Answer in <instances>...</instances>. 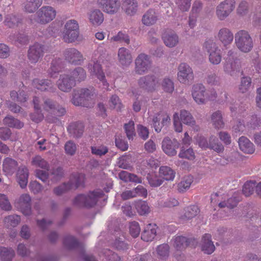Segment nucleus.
Returning a JSON list of instances; mask_svg holds the SVG:
<instances>
[{
	"instance_id": "f257e3e1",
	"label": "nucleus",
	"mask_w": 261,
	"mask_h": 261,
	"mask_svg": "<svg viewBox=\"0 0 261 261\" xmlns=\"http://www.w3.org/2000/svg\"><path fill=\"white\" fill-rule=\"evenodd\" d=\"M103 196V192L101 190L97 189L89 192L87 195H77L73 200L72 204L78 207H92L96 204L98 199Z\"/></svg>"
},
{
	"instance_id": "f03ea898",
	"label": "nucleus",
	"mask_w": 261,
	"mask_h": 261,
	"mask_svg": "<svg viewBox=\"0 0 261 261\" xmlns=\"http://www.w3.org/2000/svg\"><path fill=\"white\" fill-rule=\"evenodd\" d=\"M94 94L95 91L93 88L74 90L71 102L75 106L91 107L95 103Z\"/></svg>"
},
{
	"instance_id": "7ed1b4c3",
	"label": "nucleus",
	"mask_w": 261,
	"mask_h": 261,
	"mask_svg": "<svg viewBox=\"0 0 261 261\" xmlns=\"http://www.w3.org/2000/svg\"><path fill=\"white\" fill-rule=\"evenodd\" d=\"M99 54L98 50L94 51L92 60L88 63L87 68L91 75H95L102 83V85L107 90H109V84L107 82L105 73L102 69L101 65L99 64L101 60V56L96 57Z\"/></svg>"
},
{
	"instance_id": "20e7f679",
	"label": "nucleus",
	"mask_w": 261,
	"mask_h": 261,
	"mask_svg": "<svg viewBox=\"0 0 261 261\" xmlns=\"http://www.w3.org/2000/svg\"><path fill=\"white\" fill-rule=\"evenodd\" d=\"M192 95L198 104H203L207 100H214L216 98V93L214 90L206 92L205 87L201 84L193 85Z\"/></svg>"
},
{
	"instance_id": "39448f33",
	"label": "nucleus",
	"mask_w": 261,
	"mask_h": 261,
	"mask_svg": "<svg viewBox=\"0 0 261 261\" xmlns=\"http://www.w3.org/2000/svg\"><path fill=\"white\" fill-rule=\"evenodd\" d=\"M85 176L84 174L76 173L71 175L69 181L66 184L64 183L57 188H56L54 191L57 195H61L66 191L76 189L84 184Z\"/></svg>"
},
{
	"instance_id": "423d86ee",
	"label": "nucleus",
	"mask_w": 261,
	"mask_h": 261,
	"mask_svg": "<svg viewBox=\"0 0 261 261\" xmlns=\"http://www.w3.org/2000/svg\"><path fill=\"white\" fill-rule=\"evenodd\" d=\"M80 34L79 25L74 19L67 21L62 34V39L65 42L72 43L77 40Z\"/></svg>"
},
{
	"instance_id": "0eeeda50",
	"label": "nucleus",
	"mask_w": 261,
	"mask_h": 261,
	"mask_svg": "<svg viewBox=\"0 0 261 261\" xmlns=\"http://www.w3.org/2000/svg\"><path fill=\"white\" fill-rule=\"evenodd\" d=\"M235 42L238 48L242 51L248 53L253 47V41L248 32L239 31L235 35Z\"/></svg>"
},
{
	"instance_id": "6e6552de",
	"label": "nucleus",
	"mask_w": 261,
	"mask_h": 261,
	"mask_svg": "<svg viewBox=\"0 0 261 261\" xmlns=\"http://www.w3.org/2000/svg\"><path fill=\"white\" fill-rule=\"evenodd\" d=\"M203 47L208 54V59L213 65L219 64L222 60L221 49L216 43L211 39L206 40L203 45Z\"/></svg>"
},
{
	"instance_id": "1a4fd4ad",
	"label": "nucleus",
	"mask_w": 261,
	"mask_h": 261,
	"mask_svg": "<svg viewBox=\"0 0 261 261\" xmlns=\"http://www.w3.org/2000/svg\"><path fill=\"white\" fill-rule=\"evenodd\" d=\"M240 68V61L236 57L234 51L232 50H229L227 57L225 58L224 71L231 75H233L236 72H239Z\"/></svg>"
},
{
	"instance_id": "9d476101",
	"label": "nucleus",
	"mask_w": 261,
	"mask_h": 261,
	"mask_svg": "<svg viewBox=\"0 0 261 261\" xmlns=\"http://www.w3.org/2000/svg\"><path fill=\"white\" fill-rule=\"evenodd\" d=\"M159 77L155 75H148L141 77L138 82L140 88L152 92L160 86Z\"/></svg>"
},
{
	"instance_id": "9b49d317",
	"label": "nucleus",
	"mask_w": 261,
	"mask_h": 261,
	"mask_svg": "<svg viewBox=\"0 0 261 261\" xmlns=\"http://www.w3.org/2000/svg\"><path fill=\"white\" fill-rule=\"evenodd\" d=\"M46 46L41 43L35 42L30 46L28 51V58L31 63H36L46 51Z\"/></svg>"
},
{
	"instance_id": "f8f14e48",
	"label": "nucleus",
	"mask_w": 261,
	"mask_h": 261,
	"mask_svg": "<svg viewBox=\"0 0 261 261\" xmlns=\"http://www.w3.org/2000/svg\"><path fill=\"white\" fill-rule=\"evenodd\" d=\"M63 56L66 62L74 65L82 64L85 60L82 53L75 48L66 49L63 53Z\"/></svg>"
},
{
	"instance_id": "ddd939ff",
	"label": "nucleus",
	"mask_w": 261,
	"mask_h": 261,
	"mask_svg": "<svg viewBox=\"0 0 261 261\" xmlns=\"http://www.w3.org/2000/svg\"><path fill=\"white\" fill-rule=\"evenodd\" d=\"M234 0H225L221 3L216 8V15L220 20L225 19L232 12L235 8Z\"/></svg>"
},
{
	"instance_id": "4468645a",
	"label": "nucleus",
	"mask_w": 261,
	"mask_h": 261,
	"mask_svg": "<svg viewBox=\"0 0 261 261\" xmlns=\"http://www.w3.org/2000/svg\"><path fill=\"white\" fill-rule=\"evenodd\" d=\"M177 79L180 83L189 84L194 80L192 68L186 63H181L178 68Z\"/></svg>"
},
{
	"instance_id": "2eb2a0df",
	"label": "nucleus",
	"mask_w": 261,
	"mask_h": 261,
	"mask_svg": "<svg viewBox=\"0 0 261 261\" xmlns=\"http://www.w3.org/2000/svg\"><path fill=\"white\" fill-rule=\"evenodd\" d=\"M151 61L149 56L141 54L135 60V72L138 74H143L150 68Z\"/></svg>"
},
{
	"instance_id": "dca6fc26",
	"label": "nucleus",
	"mask_w": 261,
	"mask_h": 261,
	"mask_svg": "<svg viewBox=\"0 0 261 261\" xmlns=\"http://www.w3.org/2000/svg\"><path fill=\"white\" fill-rule=\"evenodd\" d=\"M37 21L45 24L51 21L56 15V10L50 6H43L37 13Z\"/></svg>"
},
{
	"instance_id": "f3484780",
	"label": "nucleus",
	"mask_w": 261,
	"mask_h": 261,
	"mask_svg": "<svg viewBox=\"0 0 261 261\" xmlns=\"http://www.w3.org/2000/svg\"><path fill=\"white\" fill-rule=\"evenodd\" d=\"M31 199L29 194L21 195L19 198L15 202V206L20 210L23 215L28 216L31 213Z\"/></svg>"
},
{
	"instance_id": "a211bd4d",
	"label": "nucleus",
	"mask_w": 261,
	"mask_h": 261,
	"mask_svg": "<svg viewBox=\"0 0 261 261\" xmlns=\"http://www.w3.org/2000/svg\"><path fill=\"white\" fill-rule=\"evenodd\" d=\"M152 122L155 130L159 133L164 126L170 123V118L167 113L161 111L153 117Z\"/></svg>"
},
{
	"instance_id": "6ab92c4d",
	"label": "nucleus",
	"mask_w": 261,
	"mask_h": 261,
	"mask_svg": "<svg viewBox=\"0 0 261 261\" xmlns=\"http://www.w3.org/2000/svg\"><path fill=\"white\" fill-rule=\"evenodd\" d=\"M97 4L105 12L111 14L116 13L120 6L118 0H98Z\"/></svg>"
},
{
	"instance_id": "aec40b11",
	"label": "nucleus",
	"mask_w": 261,
	"mask_h": 261,
	"mask_svg": "<svg viewBox=\"0 0 261 261\" xmlns=\"http://www.w3.org/2000/svg\"><path fill=\"white\" fill-rule=\"evenodd\" d=\"M57 84L60 90L67 92L75 86V82L74 79L69 74H63L60 75Z\"/></svg>"
},
{
	"instance_id": "412c9836",
	"label": "nucleus",
	"mask_w": 261,
	"mask_h": 261,
	"mask_svg": "<svg viewBox=\"0 0 261 261\" xmlns=\"http://www.w3.org/2000/svg\"><path fill=\"white\" fill-rule=\"evenodd\" d=\"M158 226L155 224L149 223L145 227L141 234V239L145 242H151L156 235Z\"/></svg>"
},
{
	"instance_id": "4be33fe9",
	"label": "nucleus",
	"mask_w": 261,
	"mask_h": 261,
	"mask_svg": "<svg viewBox=\"0 0 261 261\" xmlns=\"http://www.w3.org/2000/svg\"><path fill=\"white\" fill-rule=\"evenodd\" d=\"M180 119L183 123L192 127L195 131L198 132L200 130V127L195 124L196 122L194 118L188 111L185 110L180 111Z\"/></svg>"
},
{
	"instance_id": "5701e85b",
	"label": "nucleus",
	"mask_w": 261,
	"mask_h": 261,
	"mask_svg": "<svg viewBox=\"0 0 261 261\" xmlns=\"http://www.w3.org/2000/svg\"><path fill=\"white\" fill-rule=\"evenodd\" d=\"M84 130V124L81 122L71 123L68 127L67 130L73 138H79L82 137Z\"/></svg>"
},
{
	"instance_id": "b1692460",
	"label": "nucleus",
	"mask_w": 261,
	"mask_h": 261,
	"mask_svg": "<svg viewBox=\"0 0 261 261\" xmlns=\"http://www.w3.org/2000/svg\"><path fill=\"white\" fill-rule=\"evenodd\" d=\"M18 166L17 161L10 158H6L3 163V171L6 175H12L15 171Z\"/></svg>"
},
{
	"instance_id": "393cba45",
	"label": "nucleus",
	"mask_w": 261,
	"mask_h": 261,
	"mask_svg": "<svg viewBox=\"0 0 261 261\" xmlns=\"http://www.w3.org/2000/svg\"><path fill=\"white\" fill-rule=\"evenodd\" d=\"M29 170L25 166L19 167L17 172V180L21 188L26 187L28 182Z\"/></svg>"
},
{
	"instance_id": "a878e982",
	"label": "nucleus",
	"mask_w": 261,
	"mask_h": 261,
	"mask_svg": "<svg viewBox=\"0 0 261 261\" xmlns=\"http://www.w3.org/2000/svg\"><path fill=\"white\" fill-rule=\"evenodd\" d=\"M195 240H189L187 238L178 236H176L173 239V246L177 251H182L190 245L191 242L194 241Z\"/></svg>"
},
{
	"instance_id": "bb28decb",
	"label": "nucleus",
	"mask_w": 261,
	"mask_h": 261,
	"mask_svg": "<svg viewBox=\"0 0 261 261\" xmlns=\"http://www.w3.org/2000/svg\"><path fill=\"white\" fill-rule=\"evenodd\" d=\"M33 86L41 91H54V85L49 80L35 79L33 82Z\"/></svg>"
},
{
	"instance_id": "cd10ccee",
	"label": "nucleus",
	"mask_w": 261,
	"mask_h": 261,
	"mask_svg": "<svg viewBox=\"0 0 261 261\" xmlns=\"http://www.w3.org/2000/svg\"><path fill=\"white\" fill-rule=\"evenodd\" d=\"M240 149L244 153L252 154L255 151L253 144L246 137L242 136L239 139Z\"/></svg>"
},
{
	"instance_id": "c85d7f7f",
	"label": "nucleus",
	"mask_w": 261,
	"mask_h": 261,
	"mask_svg": "<svg viewBox=\"0 0 261 261\" xmlns=\"http://www.w3.org/2000/svg\"><path fill=\"white\" fill-rule=\"evenodd\" d=\"M118 60L122 66H128L132 62V57L129 50L124 47L120 48L118 51Z\"/></svg>"
},
{
	"instance_id": "c756f323",
	"label": "nucleus",
	"mask_w": 261,
	"mask_h": 261,
	"mask_svg": "<svg viewBox=\"0 0 261 261\" xmlns=\"http://www.w3.org/2000/svg\"><path fill=\"white\" fill-rule=\"evenodd\" d=\"M210 234H205L202 239V250L206 254H211L215 250V247L211 240Z\"/></svg>"
},
{
	"instance_id": "7c9ffc66",
	"label": "nucleus",
	"mask_w": 261,
	"mask_h": 261,
	"mask_svg": "<svg viewBox=\"0 0 261 261\" xmlns=\"http://www.w3.org/2000/svg\"><path fill=\"white\" fill-rule=\"evenodd\" d=\"M90 23L94 26L100 25L104 20L103 13L98 9H95L90 12L88 14Z\"/></svg>"
},
{
	"instance_id": "2f4dec72",
	"label": "nucleus",
	"mask_w": 261,
	"mask_h": 261,
	"mask_svg": "<svg viewBox=\"0 0 261 261\" xmlns=\"http://www.w3.org/2000/svg\"><path fill=\"white\" fill-rule=\"evenodd\" d=\"M218 37L225 46L230 44L233 39V34L228 29L225 28L220 30Z\"/></svg>"
},
{
	"instance_id": "473e14b6",
	"label": "nucleus",
	"mask_w": 261,
	"mask_h": 261,
	"mask_svg": "<svg viewBox=\"0 0 261 261\" xmlns=\"http://www.w3.org/2000/svg\"><path fill=\"white\" fill-rule=\"evenodd\" d=\"M63 68V63L61 59L55 58L51 62L48 71L50 76L53 79L56 78Z\"/></svg>"
},
{
	"instance_id": "72a5a7b5",
	"label": "nucleus",
	"mask_w": 261,
	"mask_h": 261,
	"mask_svg": "<svg viewBox=\"0 0 261 261\" xmlns=\"http://www.w3.org/2000/svg\"><path fill=\"white\" fill-rule=\"evenodd\" d=\"M40 102V101L38 97H34L33 103L34 105L35 112L34 113L31 114L30 117L33 121L36 123L40 122L43 120L44 118L43 114L41 112H39V111L41 110Z\"/></svg>"
},
{
	"instance_id": "f704fd0d",
	"label": "nucleus",
	"mask_w": 261,
	"mask_h": 261,
	"mask_svg": "<svg viewBox=\"0 0 261 261\" xmlns=\"http://www.w3.org/2000/svg\"><path fill=\"white\" fill-rule=\"evenodd\" d=\"M162 39L165 44L169 47H174L179 41L178 36L173 32L164 33Z\"/></svg>"
},
{
	"instance_id": "c9c22d12",
	"label": "nucleus",
	"mask_w": 261,
	"mask_h": 261,
	"mask_svg": "<svg viewBox=\"0 0 261 261\" xmlns=\"http://www.w3.org/2000/svg\"><path fill=\"white\" fill-rule=\"evenodd\" d=\"M122 7L127 15L130 16L135 15L138 8V4L137 0H124Z\"/></svg>"
},
{
	"instance_id": "e433bc0d",
	"label": "nucleus",
	"mask_w": 261,
	"mask_h": 261,
	"mask_svg": "<svg viewBox=\"0 0 261 261\" xmlns=\"http://www.w3.org/2000/svg\"><path fill=\"white\" fill-rule=\"evenodd\" d=\"M158 20V16L153 9L148 10L143 16L142 23L147 26L155 24Z\"/></svg>"
},
{
	"instance_id": "4c0bfd02",
	"label": "nucleus",
	"mask_w": 261,
	"mask_h": 261,
	"mask_svg": "<svg viewBox=\"0 0 261 261\" xmlns=\"http://www.w3.org/2000/svg\"><path fill=\"white\" fill-rule=\"evenodd\" d=\"M176 145L168 138H165L162 142V149L164 152L169 156H174L176 154Z\"/></svg>"
},
{
	"instance_id": "58836bf2",
	"label": "nucleus",
	"mask_w": 261,
	"mask_h": 261,
	"mask_svg": "<svg viewBox=\"0 0 261 261\" xmlns=\"http://www.w3.org/2000/svg\"><path fill=\"white\" fill-rule=\"evenodd\" d=\"M57 105L56 102L53 101L50 99H46L44 100L43 106V110L44 112H46L48 114L46 115L47 120L49 122H53V120H50V116H52V114Z\"/></svg>"
},
{
	"instance_id": "ea45409f",
	"label": "nucleus",
	"mask_w": 261,
	"mask_h": 261,
	"mask_svg": "<svg viewBox=\"0 0 261 261\" xmlns=\"http://www.w3.org/2000/svg\"><path fill=\"white\" fill-rule=\"evenodd\" d=\"M199 212L198 207L196 205L187 206L185 208V214L181 218L184 220L191 219L196 216Z\"/></svg>"
},
{
	"instance_id": "a19ab883",
	"label": "nucleus",
	"mask_w": 261,
	"mask_h": 261,
	"mask_svg": "<svg viewBox=\"0 0 261 261\" xmlns=\"http://www.w3.org/2000/svg\"><path fill=\"white\" fill-rule=\"evenodd\" d=\"M193 181L192 176L188 175L184 177L177 184L178 191L180 193L185 192L189 189Z\"/></svg>"
},
{
	"instance_id": "79ce46f5",
	"label": "nucleus",
	"mask_w": 261,
	"mask_h": 261,
	"mask_svg": "<svg viewBox=\"0 0 261 261\" xmlns=\"http://www.w3.org/2000/svg\"><path fill=\"white\" fill-rule=\"evenodd\" d=\"M159 174L164 179L166 180H173L175 176V172L168 166L161 167L159 169Z\"/></svg>"
},
{
	"instance_id": "37998d69",
	"label": "nucleus",
	"mask_w": 261,
	"mask_h": 261,
	"mask_svg": "<svg viewBox=\"0 0 261 261\" xmlns=\"http://www.w3.org/2000/svg\"><path fill=\"white\" fill-rule=\"evenodd\" d=\"M3 124L10 127L17 129L21 128L23 126V122L11 116H8L4 119Z\"/></svg>"
},
{
	"instance_id": "c03bdc74",
	"label": "nucleus",
	"mask_w": 261,
	"mask_h": 261,
	"mask_svg": "<svg viewBox=\"0 0 261 261\" xmlns=\"http://www.w3.org/2000/svg\"><path fill=\"white\" fill-rule=\"evenodd\" d=\"M207 148L213 149L218 153L223 152L224 149L223 145L218 142V139L214 136L210 137Z\"/></svg>"
},
{
	"instance_id": "a18cd8bd",
	"label": "nucleus",
	"mask_w": 261,
	"mask_h": 261,
	"mask_svg": "<svg viewBox=\"0 0 261 261\" xmlns=\"http://www.w3.org/2000/svg\"><path fill=\"white\" fill-rule=\"evenodd\" d=\"M10 97L13 100L20 103L25 102L28 98V95L23 89H19L18 91H12L10 92Z\"/></svg>"
},
{
	"instance_id": "49530a36",
	"label": "nucleus",
	"mask_w": 261,
	"mask_h": 261,
	"mask_svg": "<svg viewBox=\"0 0 261 261\" xmlns=\"http://www.w3.org/2000/svg\"><path fill=\"white\" fill-rule=\"evenodd\" d=\"M31 164L36 167H40L43 169L48 170L49 166L48 163L40 155H36L32 158Z\"/></svg>"
},
{
	"instance_id": "de8ad7c7",
	"label": "nucleus",
	"mask_w": 261,
	"mask_h": 261,
	"mask_svg": "<svg viewBox=\"0 0 261 261\" xmlns=\"http://www.w3.org/2000/svg\"><path fill=\"white\" fill-rule=\"evenodd\" d=\"M211 120L215 128L220 129L224 127V123L222 120V114L219 111H216L212 114Z\"/></svg>"
},
{
	"instance_id": "09e8293b",
	"label": "nucleus",
	"mask_w": 261,
	"mask_h": 261,
	"mask_svg": "<svg viewBox=\"0 0 261 261\" xmlns=\"http://www.w3.org/2000/svg\"><path fill=\"white\" fill-rule=\"evenodd\" d=\"M63 245L67 249L69 250L77 248L80 246L77 240L71 236H67L64 238Z\"/></svg>"
},
{
	"instance_id": "8fccbe9b",
	"label": "nucleus",
	"mask_w": 261,
	"mask_h": 261,
	"mask_svg": "<svg viewBox=\"0 0 261 261\" xmlns=\"http://www.w3.org/2000/svg\"><path fill=\"white\" fill-rule=\"evenodd\" d=\"M15 255L12 248L0 247V259L2 261H10Z\"/></svg>"
},
{
	"instance_id": "3c124183",
	"label": "nucleus",
	"mask_w": 261,
	"mask_h": 261,
	"mask_svg": "<svg viewBox=\"0 0 261 261\" xmlns=\"http://www.w3.org/2000/svg\"><path fill=\"white\" fill-rule=\"evenodd\" d=\"M69 75L74 79L75 82V81L81 82L86 79V73L83 68L79 67L74 69Z\"/></svg>"
},
{
	"instance_id": "603ef678",
	"label": "nucleus",
	"mask_w": 261,
	"mask_h": 261,
	"mask_svg": "<svg viewBox=\"0 0 261 261\" xmlns=\"http://www.w3.org/2000/svg\"><path fill=\"white\" fill-rule=\"evenodd\" d=\"M42 4V0H30L24 5L25 11L29 13L35 12Z\"/></svg>"
},
{
	"instance_id": "864d4df0",
	"label": "nucleus",
	"mask_w": 261,
	"mask_h": 261,
	"mask_svg": "<svg viewBox=\"0 0 261 261\" xmlns=\"http://www.w3.org/2000/svg\"><path fill=\"white\" fill-rule=\"evenodd\" d=\"M91 153L96 156L101 157L108 152L107 146L100 145H94L91 147Z\"/></svg>"
},
{
	"instance_id": "5fc2aeb1",
	"label": "nucleus",
	"mask_w": 261,
	"mask_h": 261,
	"mask_svg": "<svg viewBox=\"0 0 261 261\" xmlns=\"http://www.w3.org/2000/svg\"><path fill=\"white\" fill-rule=\"evenodd\" d=\"M147 179L151 187H157L161 185L163 180L161 177L158 176L155 173H149Z\"/></svg>"
},
{
	"instance_id": "6e6d98bb",
	"label": "nucleus",
	"mask_w": 261,
	"mask_h": 261,
	"mask_svg": "<svg viewBox=\"0 0 261 261\" xmlns=\"http://www.w3.org/2000/svg\"><path fill=\"white\" fill-rule=\"evenodd\" d=\"M20 221V216L18 215H11L6 217L4 219V223L8 228L14 227L16 226Z\"/></svg>"
},
{
	"instance_id": "4d7b16f0",
	"label": "nucleus",
	"mask_w": 261,
	"mask_h": 261,
	"mask_svg": "<svg viewBox=\"0 0 261 261\" xmlns=\"http://www.w3.org/2000/svg\"><path fill=\"white\" fill-rule=\"evenodd\" d=\"M178 156L180 158H184L189 160H194L195 158L193 149L191 148L186 149L184 146L181 147Z\"/></svg>"
},
{
	"instance_id": "13d9d810",
	"label": "nucleus",
	"mask_w": 261,
	"mask_h": 261,
	"mask_svg": "<svg viewBox=\"0 0 261 261\" xmlns=\"http://www.w3.org/2000/svg\"><path fill=\"white\" fill-rule=\"evenodd\" d=\"M255 185L256 182L254 181H249L245 182L242 189L243 194L246 197H248L252 195L254 191Z\"/></svg>"
},
{
	"instance_id": "bf43d9fd",
	"label": "nucleus",
	"mask_w": 261,
	"mask_h": 261,
	"mask_svg": "<svg viewBox=\"0 0 261 261\" xmlns=\"http://www.w3.org/2000/svg\"><path fill=\"white\" fill-rule=\"evenodd\" d=\"M108 40L110 42H124L126 44H128L129 43V38L128 36L122 32H119L115 36L108 38Z\"/></svg>"
},
{
	"instance_id": "052dcab7",
	"label": "nucleus",
	"mask_w": 261,
	"mask_h": 261,
	"mask_svg": "<svg viewBox=\"0 0 261 261\" xmlns=\"http://www.w3.org/2000/svg\"><path fill=\"white\" fill-rule=\"evenodd\" d=\"M129 231L132 237L137 238L141 231V228L138 222L136 221H132L129 223Z\"/></svg>"
},
{
	"instance_id": "680f3d73",
	"label": "nucleus",
	"mask_w": 261,
	"mask_h": 261,
	"mask_svg": "<svg viewBox=\"0 0 261 261\" xmlns=\"http://www.w3.org/2000/svg\"><path fill=\"white\" fill-rule=\"evenodd\" d=\"M136 208L140 215H144L149 212V207L146 202L141 201L136 204Z\"/></svg>"
},
{
	"instance_id": "e2e57ef3",
	"label": "nucleus",
	"mask_w": 261,
	"mask_h": 261,
	"mask_svg": "<svg viewBox=\"0 0 261 261\" xmlns=\"http://www.w3.org/2000/svg\"><path fill=\"white\" fill-rule=\"evenodd\" d=\"M162 86L164 91L167 93H171L174 90V83L169 78L164 79L162 83Z\"/></svg>"
},
{
	"instance_id": "0e129e2a",
	"label": "nucleus",
	"mask_w": 261,
	"mask_h": 261,
	"mask_svg": "<svg viewBox=\"0 0 261 261\" xmlns=\"http://www.w3.org/2000/svg\"><path fill=\"white\" fill-rule=\"evenodd\" d=\"M124 129L128 139L129 140L133 139L134 136H135L134 121H130L128 123L125 124Z\"/></svg>"
},
{
	"instance_id": "69168bd1",
	"label": "nucleus",
	"mask_w": 261,
	"mask_h": 261,
	"mask_svg": "<svg viewBox=\"0 0 261 261\" xmlns=\"http://www.w3.org/2000/svg\"><path fill=\"white\" fill-rule=\"evenodd\" d=\"M0 207L5 211H10L12 208L7 197L3 194H0Z\"/></svg>"
},
{
	"instance_id": "338daca9",
	"label": "nucleus",
	"mask_w": 261,
	"mask_h": 261,
	"mask_svg": "<svg viewBox=\"0 0 261 261\" xmlns=\"http://www.w3.org/2000/svg\"><path fill=\"white\" fill-rule=\"evenodd\" d=\"M64 149L66 154L73 155L75 153L76 145L73 141H68L65 143Z\"/></svg>"
},
{
	"instance_id": "774afa93",
	"label": "nucleus",
	"mask_w": 261,
	"mask_h": 261,
	"mask_svg": "<svg viewBox=\"0 0 261 261\" xmlns=\"http://www.w3.org/2000/svg\"><path fill=\"white\" fill-rule=\"evenodd\" d=\"M251 80L248 77H243L242 79L241 85L239 87L242 93L246 92L251 86Z\"/></svg>"
}]
</instances>
